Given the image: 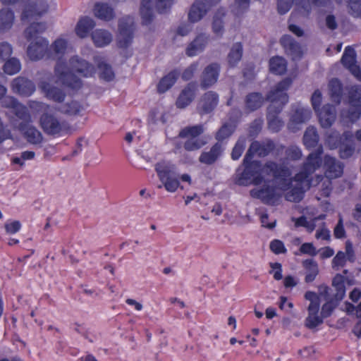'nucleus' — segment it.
I'll list each match as a JSON object with an SVG mask.
<instances>
[{"label": "nucleus", "instance_id": "1", "mask_svg": "<svg viewBox=\"0 0 361 361\" xmlns=\"http://www.w3.org/2000/svg\"><path fill=\"white\" fill-rule=\"evenodd\" d=\"M51 49L54 51V58L59 60L55 68V77L48 82L42 81L39 87L47 97L60 102L64 98V94L58 87L54 86L53 82L76 88L80 86V82L78 79H75L74 72H76L80 76L89 77L93 75L94 69L87 62L80 60L78 56L71 58L69 60L68 65L65 63L63 58L68 52L69 48L64 39H57L53 43Z\"/></svg>", "mask_w": 361, "mask_h": 361}, {"label": "nucleus", "instance_id": "2", "mask_svg": "<svg viewBox=\"0 0 361 361\" xmlns=\"http://www.w3.org/2000/svg\"><path fill=\"white\" fill-rule=\"evenodd\" d=\"M261 173L272 176L277 186L264 184L260 189L250 191V195L259 199L263 203L274 206L279 204L281 193L278 191H286L290 188L292 179L290 169L283 164H277L274 161H267L261 169Z\"/></svg>", "mask_w": 361, "mask_h": 361}, {"label": "nucleus", "instance_id": "3", "mask_svg": "<svg viewBox=\"0 0 361 361\" xmlns=\"http://www.w3.org/2000/svg\"><path fill=\"white\" fill-rule=\"evenodd\" d=\"M323 147L319 145L314 152L309 154L303 163L301 170L294 176L297 185L285 194V199L292 202H300L304 197L306 190L312 185L311 176L322 163Z\"/></svg>", "mask_w": 361, "mask_h": 361}, {"label": "nucleus", "instance_id": "4", "mask_svg": "<svg viewBox=\"0 0 361 361\" xmlns=\"http://www.w3.org/2000/svg\"><path fill=\"white\" fill-rule=\"evenodd\" d=\"M291 83L292 80L286 78L278 82L267 95V99L270 102L267 114L268 127L274 133L280 131L284 125L283 121L278 116L288 102L286 91Z\"/></svg>", "mask_w": 361, "mask_h": 361}, {"label": "nucleus", "instance_id": "5", "mask_svg": "<svg viewBox=\"0 0 361 361\" xmlns=\"http://www.w3.org/2000/svg\"><path fill=\"white\" fill-rule=\"evenodd\" d=\"M44 23H32L25 32L27 39H34L27 47V55L32 61H37L43 58L48 49V41L37 35L46 30Z\"/></svg>", "mask_w": 361, "mask_h": 361}, {"label": "nucleus", "instance_id": "6", "mask_svg": "<svg viewBox=\"0 0 361 361\" xmlns=\"http://www.w3.org/2000/svg\"><path fill=\"white\" fill-rule=\"evenodd\" d=\"M157 172L161 185L159 188H164L169 192H175L180 187V183L176 176V166L166 161L158 162L155 165Z\"/></svg>", "mask_w": 361, "mask_h": 361}, {"label": "nucleus", "instance_id": "7", "mask_svg": "<svg viewBox=\"0 0 361 361\" xmlns=\"http://www.w3.org/2000/svg\"><path fill=\"white\" fill-rule=\"evenodd\" d=\"M29 106L32 112L43 113L40 117V125L45 133L55 135L65 130L66 126L63 123L59 122L53 116L47 114L49 107L47 104L32 102Z\"/></svg>", "mask_w": 361, "mask_h": 361}, {"label": "nucleus", "instance_id": "8", "mask_svg": "<svg viewBox=\"0 0 361 361\" xmlns=\"http://www.w3.org/2000/svg\"><path fill=\"white\" fill-rule=\"evenodd\" d=\"M322 94L319 90H316L311 97V104L317 113L320 124L323 128H329L336 118V107L333 104H326L322 108Z\"/></svg>", "mask_w": 361, "mask_h": 361}, {"label": "nucleus", "instance_id": "9", "mask_svg": "<svg viewBox=\"0 0 361 361\" xmlns=\"http://www.w3.org/2000/svg\"><path fill=\"white\" fill-rule=\"evenodd\" d=\"M203 132L201 126H195L183 129L179 135L185 139L184 148L188 151L197 150L204 146L207 142L200 135Z\"/></svg>", "mask_w": 361, "mask_h": 361}, {"label": "nucleus", "instance_id": "10", "mask_svg": "<svg viewBox=\"0 0 361 361\" xmlns=\"http://www.w3.org/2000/svg\"><path fill=\"white\" fill-rule=\"evenodd\" d=\"M285 146L280 145L276 148L275 142L270 138H266L262 141L255 140L250 145V159L253 155H257L259 157H265L271 152H273L276 149L277 152L283 151Z\"/></svg>", "mask_w": 361, "mask_h": 361}, {"label": "nucleus", "instance_id": "11", "mask_svg": "<svg viewBox=\"0 0 361 361\" xmlns=\"http://www.w3.org/2000/svg\"><path fill=\"white\" fill-rule=\"evenodd\" d=\"M6 92V88L0 85V100H1L2 105L8 108L10 113L15 114L18 118L27 120L30 116L27 114L25 107L18 104L16 99L11 97H4Z\"/></svg>", "mask_w": 361, "mask_h": 361}, {"label": "nucleus", "instance_id": "12", "mask_svg": "<svg viewBox=\"0 0 361 361\" xmlns=\"http://www.w3.org/2000/svg\"><path fill=\"white\" fill-rule=\"evenodd\" d=\"M356 57L357 54L355 49L351 46H347L345 48L341 61L345 68H348L358 80L361 81V69L356 64Z\"/></svg>", "mask_w": 361, "mask_h": 361}, {"label": "nucleus", "instance_id": "13", "mask_svg": "<svg viewBox=\"0 0 361 361\" xmlns=\"http://www.w3.org/2000/svg\"><path fill=\"white\" fill-rule=\"evenodd\" d=\"M118 46L127 47L132 42L133 31V20L130 17L122 19L119 23Z\"/></svg>", "mask_w": 361, "mask_h": 361}, {"label": "nucleus", "instance_id": "14", "mask_svg": "<svg viewBox=\"0 0 361 361\" xmlns=\"http://www.w3.org/2000/svg\"><path fill=\"white\" fill-rule=\"evenodd\" d=\"M343 164L335 157L326 154L324 157L323 168L325 176L331 180L341 177L343 173Z\"/></svg>", "mask_w": 361, "mask_h": 361}, {"label": "nucleus", "instance_id": "15", "mask_svg": "<svg viewBox=\"0 0 361 361\" xmlns=\"http://www.w3.org/2000/svg\"><path fill=\"white\" fill-rule=\"evenodd\" d=\"M280 44L286 54L293 60L300 59L302 56L301 46L290 35H284L280 39Z\"/></svg>", "mask_w": 361, "mask_h": 361}, {"label": "nucleus", "instance_id": "16", "mask_svg": "<svg viewBox=\"0 0 361 361\" xmlns=\"http://www.w3.org/2000/svg\"><path fill=\"white\" fill-rule=\"evenodd\" d=\"M51 6L45 0H31L24 8L22 18L25 19L33 16H41L46 13Z\"/></svg>", "mask_w": 361, "mask_h": 361}, {"label": "nucleus", "instance_id": "17", "mask_svg": "<svg viewBox=\"0 0 361 361\" xmlns=\"http://www.w3.org/2000/svg\"><path fill=\"white\" fill-rule=\"evenodd\" d=\"M354 138L352 132L347 130L342 135L337 130H333L326 134L325 142L331 149H334L338 148L345 142H351Z\"/></svg>", "mask_w": 361, "mask_h": 361}, {"label": "nucleus", "instance_id": "18", "mask_svg": "<svg viewBox=\"0 0 361 361\" xmlns=\"http://www.w3.org/2000/svg\"><path fill=\"white\" fill-rule=\"evenodd\" d=\"M211 5L209 0H197L190 8L188 19L192 23L200 20L207 13Z\"/></svg>", "mask_w": 361, "mask_h": 361}, {"label": "nucleus", "instance_id": "19", "mask_svg": "<svg viewBox=\"0 0 361 361\" xmlns=\"http://www.w3.org/2000/svg\"><path fill=\"white\" fill-rule=\"evenodd\" d=\"M27 114L30 116V114L27 111ZM20 120V118H19ZM22 122L20 123V130L23 133L27 141L32 144H39L42 141V133L37 130L35 127L28 124H23V122L30 121V117L27 120L21 119Z\"/></svg>", "mask_w": 361, "mask_h": 361}, {"label": "nucleus", "instance_id": "20", "mask_svg": "<svg viewBox=\"0 0 361 361\" xmlns=\"http://www.w3.org/2000/svg\"><path fill=\"white\" fill-rule=\"evenodd\" d=\"M209 41L208 37L204 34L197 35L188 46L186 54L189 56H195L200 54L205 49Z\"/></svg>", "mask_w": 361, "mask_h": 361}, {"label": "nucleus", "instance_id": "21", "mask_svg": "<svg viewBox=\"0 0 361 361\" xmlns=\"http://www.w3.org/2000/svg\"><path fill=\"white\" fill-rule=\"evenodd\" d=\"M11 87L15 92L25 96L30 95L35 90L34 84L24 78H17L13 80Z\"/></svg>", "mask_w": 361, "mask_h": 361}, {"label": "nucleus", "instance_id": "22", "mask_svg": "<svg viewBox=\"0 0 361 361\" xmlns=\"http://www.w3.org/2000/svg\"><path fill=\"white\" fill-rule=\"evenodd\" d=\"M218 102V95L215 92H208L199 102L198 109L202 113H209L216 106Z\"/></svg>", "mask_w": 361, "mask_h": 361}, {"label": "nucleus", "instance_id": "23", "mask_svg": "<svg viewBox=\"0 0 361 361\" xmlns=\"http://www.w3.org/2000/svg\"><path fill=\"white\" fill-rule=\"evenodd\" d=\"M219 67L217 64H211L204 71L202 76L201 85L208 87L214 85L218 79Z\"/></svg>", "mask_w": 361, "mask_h": 361}, {"label": "nucleus", "instance_id": "24", "mask_svg": "<svg viewBox=\"0 0 361 361\" xmlns=\"http://www.w3.org/2000/svg\"><path fill=\"white\" fill-rule=\"evenodd\" d=\"M224 148L221 144L216 143L209 151L203 152L200 156L199 161L204 164L210 165L214 163L221 156Z\"/></svg>", "mask_w": 361, "mask_h": 361}, {"label": "nucleus", "instance_id": "25", "mask_svg": "<svg viewBox=\"0 0 361 361\" xmlns=\"http://www.w3.org/2000/svg\"><path fill=\"white\" fill-rule=\"evenodd\" d=\"M96 25L94 20L90 17L81 18L75 28V32L77 36L80 38L87 37L90 31L92 30Z\"/></svg>", "mask_w": 361, "mask_h": 361}, {"label": "nucleus", "instance_id": "26", "mask_svg": "<svg viewBox=\"0 0 361 361\" xmlns=\"http://www.w3.org/2000/svg\"><path fill=\"white\" fill-rule=\"evenodd\" d=\"M311 117V111L307 108L297 107L292 113L288 128H293V125L302 124Z\"/></svg>", "mask_w": 361, "mask_h": 361}, {"label": "nucleus", "instance_id": "27", "mask_svg": "<svg viewBox=\"0 0 361 361\" xmlns=\"http://www.w3.org/2000/svg\"><path fill=\"white\" fill-rule=\"evenodd\" d=\"M92 39L96 47H104L111 42L113 36L108 30L97 29L92 33Z\"/></svg>", "mask_w": 361, "mask_h": 361}, {"label": "nucleus", "instance_id": "28", "mask_svg": "<svg viewBox=\"0 0 361 361\" xmlns=\"http://www.w3.org/2000/svg\"><path fill=\"white\" fill-rule=\"evenodd\" d=\"M234 182L238 185H247L248 183V152L245 154L243 164L236 170Z\"/></svg>", "mask_w": 361, "mask_h": 361}, {"label": "nucleus", "instance_id": "29", "mask_svg": "<svg viewBox=\"0 0 361 361\" xmlns=\"http://www.w3.org/2000/svg\"><path fill=\"white\" fill-rule=\"evenodd\" d=\"M329 95L336 104H340L343 96V87L342 82L336 78H332L329 82Z\"/></svg>", "mask_w": 361, "mask_h": 361}, {"label": "nucleus", "instance_id": "30", "mask_svg": "<svg viewBox=\"0 0 361 361\" xmlns=\"http://www.w3.org/2000/svg\"><path fill=\"white\" fill-rule=\"evenodd\" d=\"M269 71L274 75H281L287 71V61L282 56H273L269 61Z\"/></svg>", "mask_w": 361, "mask_h": 361}, {"label": "nucleus", "instance_id": "31", "mask_svg": "<svg viewBox=\"0 0 361 361\" xmlns=\"http://www.w3.org/2000/svg\"><path fill=\"white\" fill-rule=\"evenodd\" d=\"M319 137L317 128L314 126H309L305 131L303 135V144L308 149L316 147L318 145Z\"/></svg>", "mask_w": 361, "mask_h": 361}, {"label": "nucleus", "instance_id": "32", "mask_svg": "<svg viewBox=\"0 0 361 361\" xmlns=\"http://www.w3.org/2000/svg\"><path fill=\"white\" fill-rule=\"evenodd\" d=\"M93 13L97 18L104 20H109L114 16L113 8L105 3L95 4Z\"/></svg>", "mask_w": 361, "mask_h": 361}, {"label": "nucleus", "instance_id": "33", "mask_svg": "<svg viewBox=\"0 0 361 361\" xmlns=\"http://www.w3.org/2000/svg\"><path fill=\"white\" fill-rule=\"evenodd\" d=\"M348 104L350 106L361 107V85H353L346 87Z\"/></svg>", "mask_w": 361, "mask_h": 361}, {"label": "nucleus", "instance_id": "34", "mask_svg": "<svg viewBox=\"0 0 361 361\" xmlns=\"http://www.w3.org/2000/svg\"><path fill=\"white\" fill-rule=\"evenodd\" d=\"M303 267L306 270L305 281L311 283L314 281L319 274L318 264L312 259H305L302 262Z\"/></svg>", "mask_w": 361, "mask_h": 361}, {"label": "nucleus", "instance_id": "35", "mask_svg": "<svg viewBox=\"0 0 361 361\" xmlns=\"http://www.w3.org/2000/svg\"><path fill=\"white\" fill-rule=\"evenodd\" d=\"M345 277L341 274H336L332 280V286L335 288L336 293L334 298L337 300H341L345 294Z\"/></svg>", "mask_w": 361, "mask_h": 361}, {"label": "nucleus", "instance_id": "36", "mask_svg": "<svg viewBox=\"0 0 361 361\" xmlns=\"http://www.w3.org/2000/svg\"><path fill=\"white\" fill-rule=\"evenodd\" d=\"M14 22L13 13L4 8L0 11V32L10 30Z\"/></svg>", "mask_w": 361, "mask_h": 361}, {"label": "nucleus", "instance_id": "37", "mask_svg": "<svg viewBox=\"0 0 361 361\" xmlns=\"http://www.w3.org/2000/svg\"><path fill=\"white\" fill-rule=\"evenodd\" d=\"M195 97V88L188 86L185 88L179 95L176 101V106L178 108H185L189 105Z\"/></svg>", "mask_w": 361, "mask_h": 361}, {"label": "nucleus", "instance_id": "38", "mask_svg": "<svg viewBox=\"0 0 361 361\" xmlns=\"http://www.w3.org/2000/svg\"><path fill=\"white\" fill-rule=\"evenodd\" d=\"M293 2L297 6L305 8L307 0H278L277 10L279 13L281 15L286 13L290 9Z\"/></svg>", "mask_w": 361, "mask_h": 361}, {"label": "nucleus", "instance_id": "39", "mask_svg": "<svg viewBox=\"0 0 361 361\" xmlns=\"http://www.w3.org/2000/svg\"><path fill=\"white\" fill-rule=\"evenodd\" d=\"M152 0H142L140 6V16L143 24L147 25L153 18L152 10Z\"/></svg>", "mask_w": 361, "mask_h": 361}, {"label": "nucleus", "instance_id": "40", "mask_svg": "<svg viewBox=\"0 0 361 361\" xmlns=\"http://www.w3.org/2000/svg\"><path fill=\"white\" fill-rule=\"evenodd\" d=\"M305 298L310 302L307 307L308 312L318 313L320 306V300L318 295L314 291L308 290L305 294Z\"/></svg>", "mask_w": 361, "mask_h": 361}, {"label": "nucleus", "instance_id": "41", "mask_svg": "<svg viewBox=\"0 0 361 361\" xmlns=\"http://www.w3.org/2000/svg\"><path fill=\"white\" fill-rule=\"evenodd\" d=\"M305 298L310 302L307 307L308 312L318 313L320 306V300L318 295L314 291L308 290L305 294Z\"/></svg>", "mask_w": 361, "mask_h": 361}, {"label": "nucleus", "instance_id": "42", "mask_svg": "<svg viewBox=\"0 0 361 361\" xmlns=\"http://www.w3.org/2000/svg\"><path fill=\"white\" fill-rule=\"evenodd\" d=\"M177 76L178 75L176 72H171L164 77L158 85L159 92H164L168 90L175 83Z\"/></svg>", "mask_w": 361, "mask_h": 361}, {"label": "nucleus", "instance_id": "43", "mask_svg": "<svg viewBox=\"0 0 361 361\" xmlns=\"http://www.w3.org/2000/svg\"><path fill=\"white\" fill-rule=\"evenodd\" d=\"M82 109V106L76 102L61 104L59 106V110L61 112L68 115H76L79 114Z\"/></svg>", "mask_w": 361, "mask_h": 361}, {"label": "nucleus", "instance_id": "44", "mask_svg": "<svg viewBox=\"0 0 361 361\" xmlns=\"http://www.w3.org/2000/svg\"><path fill=\"white\" fill-rule=\"evenodd\" d=\"M21 65L16 58H12L6 61L4 66V71L8 75H14L20 71Z\"/></svg>", "mask_w": 361, "mask_h": 361}, {"label": "nucleus", "instance_id": "45", "mask_svg": "<svg viewBox=\"0 0 361 361\" xmlns=\"http://www.w3.org/2000/svg\"><path fill=\"white\" fill-rule=\"evenodd\" d=\"M267 97L264 98L261 93H250V111H255L262 106Z\"/></svg>", "mask_w": 361, "mask_h": 361}, {"label": "nucleus", "instance_id": "46", "mask_svg": "<svg viewBox=\"0 0 361 361\" xmlns=\"http://www.w3.org/2000/svg\"><path fill=\"white\" fill-rule=\"evenodd\" d=\"M323 323V317H319L318 313L308 312V316L305 321V325L310 329H313Z\"/></svg>", "mask_w": 361, "mask_h": 361}, {"label": "nucleus", "instance_id": "47", "mask_svg": "<svg viewBox=\"0 0 361 361\" xmlns=\"http://www.w3.org/2000/svg\"><path fill=\"white\" fill-rule=\"evenodd\" d=\"M235 124L233 123H225L217 132L216 139L219 141L228 138L235 130Z\"/></svg>", "mask_w": 361, "mask_h": 361}, {"label": "nucleus", "instance_id": "48", "mask_svg": "<svg viewBox=\"0 0 361 361\" xmlns=\"http://www.w3.org/2000/svg\"><path fill=\"white\" fill-rule=\"evenodd\" d=\"M339 148V155L341 159H348L352 157L355 152L353 140L351 142H343Z\"/></svg>", "mask_w": 361, "mask_h": 361}, {"label": "nucleus", "instance_id": "49", "mask_svg": "<svg viewBox=\"0 0 361 361\" xmlns=\"http://www.w3.org/2000/svg\"><path fill=\"white\" fill-rule=\"evenodd\" d=\"M98 69L102 78L107 81H110L114 78V73L111 68L104 61L98 63Z\"/></svg>", "mask_w": 361, "mask_h": 361}, {"label": "nucleus", "instance_id": "50", "mask_svg": "<svg viewBox=\"0 0 361 361\" xmlns=\"http://www.w3.org/2000/svg\"><path fill=\"white\" fill-rule=\"evenodd\" d=\"M246 147V138H240L239 139L235 145L234 146L232 153L231 158L233 160H238L240 156L242 155L243 152L244 151Z\"/></svg>", "mask_w": 361, "mask_h": 361}, {"label": "nucleus", "instance_id": "51", "mask_svg": "<svg viewBox=\"0 0 361 361\" xmlns=\"http://www.w3.org/2000/svg\"><path fill=\"white\" fill-rule=\"evenodd\" d=\"M347 261L346 254L343 251H338L332 259V268L338 270L340 267H343Z\"/></svg>", "mask_w": 361, "mask_h": 361}, {"label": "nucleus", "instance_id": "52", "mask_svg": "<svg viewBox=\"0 0 361 361\" xmlns=\"http://www.w3.org/2000/svg\"><path fill=\"white\" fill-rule=\"evenodd\" d=\"M342 115L346 117L349 121L354 123L357 121L361 116V107L350 106L346 114H345V113L343 112Z\"/></svg>", "mask_w": 361, "mask_h": 361}, {"label": "nucleus", "instance_id": "53", "mask_svg": "<svg viewBox=\"0 0 361 361\" xmlns=\"http://www.w3.org/2000/svg\"><path fill=\"white\" fill-rule=\"evenodd\" d=\"M285 154L287 159L293 161L298 160L302 157L301 149L295 145H292L287 147L286 149Z\"/></svg>", "mask_w": 361, "mask_h": 361}, {"label": "nucleus", "instance_id": "54", "mask_svg": "<svg viewBox=\"0 0 361 361\" xmlns=\"http://www.w3.org/2000/svg\"><path fill=\"white\" fill-rule=\"evenodd\" d=\"M269 267L271 269L269 271V274H271L276 281L281 280L283 279L281 264L279 262H270Z\"/></svg>", "mask_w": 361, "mask_h": 361}, {"label": "nucleus", "instance_id": "55", "mask_svg": "<svg viewBox=\"0 0 361 361\" xmlns=\"http://www.w3.org/2000/svg\"><path fill=\"white\" fill-rule=\"evenodd\" d=\"M352 16L361 18V0H346Z\"/></svg>", "mask_w": 361, "mask_h": 361}, {"label": "nucleus", "instance_id": "56", "mask_svg": "<svg viewBox=\"0 0 361 361\" xmlns=\"http://www.w3.org/2000/svg\"><path fill=\"white\" fill-rule=\"evenodd\" d=\"M270 250L276 255L285 254L287 250L284 245V243L277 239H274L271 241L269 245Z\"/></svg>", "mask_w": 361, "mask_h": 361}, {"label": "nucleus", "instance_id": "57", "mask_svg": "<svg viewBox=\"0 0 361 361\" xmlns=\"http://www.w3.org/2000/svg\"><path fill=\"white\" fill-rule=\"evenodd\" d=\"M264 121L262 118L255 119L250 123V137L256 136L262 130Z\"/></svg>", "mask_w": 361, "mask_h": 361}, {"label": "nucleus", "instance_id": "58", "mask_svg": "<svg viewBox=\"0 0 361 361\" xmlns=\"http://www.w3.org/2000/svg\"><path fill=\"white\" fill-rule=\"evenodd\" d=\"M242 56V47L240 45H236L232 49L228 56V61L231 65H235L239 61Z\"/></svg>", "mask_w": 361, "mask_h": 361}, {"label": "nucleus", "instance_id": "59", "mask_svg": "<svg viewBox=\"0 0 361 361\" xmlns=\"http://www.w3.org/2000/svg\"><path fill=\"white\" fill-rule=\"evenodd\" d=\"M336 307V303L333 300L326 301L322 307L321 315L323 319L330 317Z\"/></svg>", "mask_w": 361, "mask_h": 361}, {"label": "nucleus", "instance_id": "60", "mask_svg": "<svg viewBox=\"0 0 361 361\" xmlns=\"http://www.w3.org/2000/svg\"><path fill=\"white\" fill-rule=\"evenodd\" d=\"M12 51V47L8 43H0V62L7 59L11 55Z\"/></svg>", "mask_w": 361, "mask_h": 361}, {"label": "nucleus", "instance_id": "61", "mask_svg": "<svg viewBox=\"0 0 361 361\" xmlns=\"http://www.w3.org/2000/svg\"><path fill=\"white\" fill-rule=\"evenodd\" d=\"M5 230L8 234H14L19 231L21 228V224L19 221H8L5 224Z\"/></svg>", "mask_w": 361, "mask_h": 361}, {"label": "nucleus", "instance_id": "62", "mask_svg": "<svg viewBox=\"0 0 361 361\" xmlns=\"http://www.w3.org/2000/svg\"><path fill=\"white\" fill-rule=\"evenodd\" d=\"M223 13H221L220 15L216 14L214 16L212 27L214 32L216 34H220L223 29V22L221 20V16H223Z\"/></svg>", "mask_w": 361, "mask_h": 361}, {"label": "nucleus", "instance_id": "63", "mask_svg": "<svg viewBox=\"0 0 361 361\" xmlns=\"http://www.w3.org/2000/svg\"><path fill=\"white\" fill-rule=\"evenodd\" d=\"M300 251L302 254H308L311 256H315L317 251L312 243H305L300 247Z\"/></svg>", "mask_w": 361, "mask_h": 361}, {"label": "nucleus", "instance_id": "64", "mask_svg": "<svg viewBox=\"0 0 361 361\" xmlns=\"http://www.w3.org/2000/svg\"><path fill=\"white\" fill-rule=\"evenodd\" d=\"M334 235L336 238H343L345 236V231L343 227V220L341 218L334 228Z\"/></svg>", "mask_w": 361, "mask_h": 361}]
</instances>
